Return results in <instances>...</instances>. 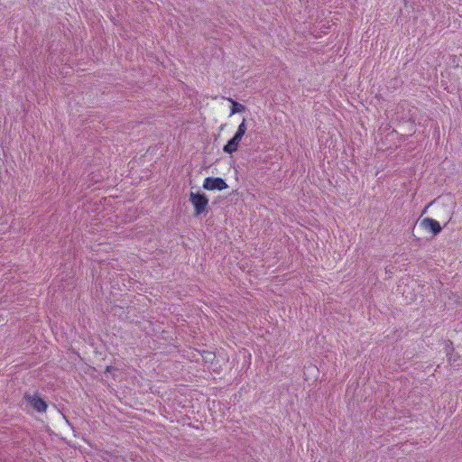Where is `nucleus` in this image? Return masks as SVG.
Segmentation results:
<instances>
[{
	"label": "nucleus",
	"instance_id": "nucleus-7",
	"mask_svg": "<svg viewBox=\"0 0 462 462\" xmlns=\"http://www.w3.org/2000/svg\"><path fill=\"white\" fill-rule=\"evenodd\" d=\"M246 125H245V119L244 118L242 123L239 125L238 128H237V131L236 133V136H237L239 139L242 140L244 134H245L246 132Z\"/></svg>",
	"mask_w": 462,
	"mask_h": 462
},
{
	"label": "nucleus",
	"instance_id": "nucleus-5",
	"mask_svg": "<svg viewBox=\"0 0 462 462\" xmlns=\"http://www.w3.org/2000/svg\"><path fill=\"white\" fill-rule=\"evenodd\" d=\"M241 142L237 136L234 135V137L227 142V143L224 146V152L226 153H233L238 148V144Z\"/></svg>",
	"mask_w": 462,
	"mask_h": 462
},
{
	"label": "nucleus",
	"instance_id": "nucleus-6",
	"mask_svg": "<svg viewBox=\"0 0 462 462\" xmlns=\"http://www.w3.org/2000/svg\"><path fill=\"white\" fill-rule=\"evenodd\" d=\"M228 100L231 102L232 104V107H231V116L232 115H235L236 113H240V112H243L245 111V106H243L242 104H239L237 102H236L235 100L231 99V98H228Z\"/></svg>",
	"mask_w": 462,
	"mask_h": 462
},
{
	"label": "nucleus",
	"instance_id": "nucleus-4",
	"mask_svg": "<svg viewBox=\"0 0 462 462\" xmlns=\"http://www.w3.org/2000/svg\"><path fill=\"white\" fill-rule=\"evenodd\" d=\"M24 399L32 407H33L34 410L39 412L45 411L47 409L46 402L37 395H26Z\"/></svg>",
	"mask_w": 462,
	"mask_h": 462
},
{
	"label": "nucleus",
	"instance_id": "nucleus-3",
	"mask_svg": "<svg viewBox=\"0 0 462 462\" xmlns=\"http://www.w3.org/2000/svg\"><path fill=\"white\" fill-rule=\"evenodd\" d=\"M420 225L425 230L431 232L434 236L438 235L442 229L438 221L430 217L421 219Z\"/></svg>",
	"mask_w": 462,
	"mask_h": 462
},
{
	"label": "nucleus",
	"instance_id": "nucleus-2",
	"mask_svg": "<svg viewBox=\"0 0 462 462\" xmlns=\"http://www.w3.org/2000/svg\"><path fill=\"white\" fill-rule=\"evenodd\" d=\"M203 188L208 190L218 189L222 190L227 188V184L221 178H206L203 183Z\"/></svg>",
	"mask_w": 462,
	"mask_h": 462
},
{
	"label": "nucleus",
	"instance_id": "nucleus-1",
	"mask_svg": "<svg viewBox=\"0 0 462 462\" xmlns=\"http://www.w3.org/2000/svg\"><path fill=\"white\" fill-rule=\"evenodd\" d=\"M189 198L190 202L192 203L195 209V215H200L206 210L208 205V199L205 195L200 193L190 192Z\"/></svg>",
	"mask_w": 462,
	"mask_h": 462
}]
</instances>
